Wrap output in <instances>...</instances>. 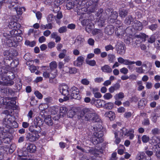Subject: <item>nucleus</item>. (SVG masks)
Instances as JSON below:
<instances>
[{"instance_id":"obj_1","label":"nucleus","mask_w":160,"mask_h":160,"mask_svg":"<svg viewBox=\"0 0 160 160\" xmlns=\"http://www.w3.org/2000/svg\"><path fill=\"white\" fill-rule=\"evenodd\" d=\"M1 69L0 75H1L2 79L3 81H0V85H2L0 87V90L3 93L9 94V89L7 88L3 87L2 86L12 85L14 84V82L12 80L14 78L15 76L12 72H8L6 67H3Z\"/></svg>"},{"instance_id":"obj_2","label":"nucleus","mask_w":160,"mask_h":160,"mask_svg":"<svg viewBox=\"0 0 160 160\" xmlns=\"http://www.w3.org/2000/svg\"><path fill=\"white\" fill-rule=\"evenodd\" d=\"M76 2L75 5L77 8H80L82 11H84L88 13L92 12L95 11V3L94 2L93 0H90L86 2V0H80L78 2L77 0H75Z\"/></svg>"},{"instance_id":"obj_3","label":"nucleus","mask_w":160,"mask_h":160,"mask_svg":"<svg viewBox=\"0 0 160 160\" xmlns=\"http://www.w3.org/2000/svg\"><path fill=\"white\" fill-rule=\"evenodd\" d=\"M3 114L5 115L3 121V124L9 130L10 128H15L18 127V124L15 121V117L10 114L8 110L4 111Z\"/></svg>"},{"instance_id":"obj_4","label":"nucleus","mask_w":160,"mask_h":160,"mask_svg":"<svg viewBox=\"0 0 160 160\" xmlns=\"http://www.w3.org/2000/svg\"><path fill=\"white\" fill-rule=\"evenodd\" d=\"M85 115V118L87 121H92L93 122H99L100 119L94 110L92 108H85L81 111L80 115L82 117Z\"/></svg>"},{"instance_id":"obj_5","label":"nucleus","mask_w":160,"mask_h":160,"mask_svg":"<svg viewBox=\"0 0 160 160\" xmlns=\"http://www.w3.org/2000/svg\"><path fill=\"white\" fill-rule=\"evenodd\" d=\"M10 32V34H7L6 33H4L3 35L7 39L6 43L9 47H16L18 42L20 41L18 40L19 39L20 41L22 40V38L19 36L15 37L14 29Z\"/></svg>"},{"instance_id":"obj_6","label":"nucleus","mask_w":160,"mask_h":160,"mask_svg":"<svg viewBox=\"0 0 160 160\" xmlns=\"http://www.w3.org/2000/svg\"><path fill=\"white\" fill-rule=\"evenodd\" d=\"M102 128L101 125H95L93 127L92 130L95 132L93 133V136L92 139V142L94 144H96L102 142L103 139L102 138L103 135V132L101 131Z\"/></svg>"},{"instance_id":"obj_7","label":"nucleus","mask_w":160,"mask_h":160,"mask_svg":"<svg viewBox=\"0 0 160 160\" xmlns=\"http://www.w3.org/2000/svg\"><path fill=\"white\" fill-rule=\"evenodd\" d=\"M70 91V94L69 96L65 98V100L72 98L79 100L81 98L79 94V90L75 86L72 87L71 88Z\"/></svg>"},{"instance_id":"obj_8","label":"nucleus","mask_w":160,"mask_h":160,"mask_svg":"<svg viewBox=\"0 0 160 160\" xmlns=\"http://www.w3.org/2000/svg\"><path fill=\"white\" fill-rule=\"evenodd\" d=\"M9 129H7L3 127H0V140L1 142H8V140L4 141L6 139H9L10 134L9 133Z\"/></svg>"},{"instance_id":"obj_9","label":"nucleus","mask_w":160,"mask_h":160,"mask_svg":"<svg viewBox=\"0 0 160 160\" xmlns=\"http://www.w3.org/2000/svg\"><path fill=\"white\" fill-rule=\"evenodd\" d=\"M43 67L45 68L44 69L45 70V71H43V76L44 78H48L50 79H51L55 78L57 75L56 72H54L53 73L52 71H51L50 73H49L48 67L43 66Z\"/></svg>"},{"instance_id":"obj_10","label":"nucleus","mask_w":160,"mask_h":160,"mask_svg":"<svg viewBox=\"0 0 160 160\" xmlns=\"http://www.w3.org/2000/svg\"><path fill=\"white\" fill-rule=\"evenodd\" d=\"M59 90L60 92L64 96L67 97L70 95V89L67 85L62 84L59 85Z\"/></svg>"},{"instance_id":"obj_11","label":"nucleus","mask_w":160,"mask_h":160,"mask_svg":"<svg viewBox=\"0 0 160 160\" xmlns=\"http://www.w3.org/2000/svg\"><path fill=\"white\" fill-rule=\"evenodd\" d=\"M39 136L38 133L36 132L28 133H27L26 136L27 140L29 141L33 142L38 140Z\"/></svg>"},{"instance_id":"obj_12","label":"nucleus","mask_w":160,"mask_h":160,"mask_svg":"<svg viewBox=\"0 0 160 160\" xmlns=\"http://www.w3.org/2000/svg\"><path fill=\"white\" fill-rule=\"evenodd\" d=\"M105 101L101 99L95 100V99H92L91 103L94 104L98 108H101L104 106Z\"/></svg>"},{"instance_id":"obj_13","label":"nucleus","mask_w":160,"mask_h":160,"mask_svg":"<svg viewBox=\"0 0 160 160\" xmlns=\"http://www.w3.org/2000/svg\"><path fill=\"white\" fill-rule=\"evenodd\" d=\"M117 52L121 55H123L126 51L124 46L121 43H118L116 46Z\"/></svg>"},{"instance_id":"obj_14","label":"nucleus","mask_w":160,"mask_h":160,"mask_svg":"<svg viewBox=\"0 0 160 160\" xmlns=\"http://www.w3.org/2000/svg\"><path fill=\"white\" fill-rule=\"evenodd\" d=\"M41 127L34 124V125L30 126L29 128V131L31 132H36L38 134L41 132Z\"/></svg>"},{"instance_id":"obj_15","label":"nucleus","mask_w":160,"mask_h":160,"mask_svg":"<svg viewBox=\"0 0 160 160\" xmlns=\"http://www.w3.org/2000/svg\"><path fill=\"white\" fill-rule=\"evenodd\" d=\"M84 60V58L82 56L78 57L76 60L73 62V64L75 66L80 67L82 65Z\"/></svg>"},{"instance_id":"obj_16","label":"nucleus","mask_w":160,"mask_h":160,"mask_svg":"<svg viewBox=\"0 0 160 160\" xmlns=\"http://www.w3.org/2000/svg\"><path fill=\"white\" fill-rule=\"evenodd\" d=\"M137 160H151L150 158H147L143 152H139L136 157Z\"/></svg>"},{"instance_id":"obj_17","label":"nucleus","mask_w":160,"mask_h":160,"mask_svg":"<svg viewBox=\"0 0 160 160\" xmlns=\"http://www.w3.org/2000/svg\"><path fill=\"white\" fill-rule=\"evenodd\" d=\"M10 100L8 98L6 97L4 98L0 96V104L6 105L7 106H10V104H11Z\"/></svg>"},{"instance_id":"obj_18","label":"nucleus","mask_w":160,"mask_h":160,"mask_svg":"<svg viewBox=\"0 0 160 160\" xmlns=\"http://www.w3.org/2000/svg\"><path fill=\"white\" fill-rule=\"evenodd\" d=\"M26 148L27 151L31 153L34 152L36 150V146L32 143H28Z\"/></svg>"},{"instance_id":"obj_19","label":"nucleus","mask_w":160,"mask_h":160,"mask_svg":"<svg viewBox=\"0 0 160 160\" xmlns=\"http://www.w3.org/2000/svg\"><path fill=\"white\" fill-rule=\"evenodd\" d=\"M135 38L137 41L140 40V42H145L147 38H148V36L145 34L141 33L138 35L135 36Z\"/></svg>"},{"instance_id":"obj_20","label":"nucleus","mask_w":160,"mask_h":160,"mask_svg":"<svg viewBox=\"0 0 160 160\" xmlns=\"http://www.w3.org/2000/svg\"><path fill=\"white\" fill-rule=\"evenodd\" d=\"M133 27L135 29L141 30L142 28V23L138 21H136L133 24Z\"/></svg>"},{"instance_id":"obj_21","label":"nucleus","mask_w":160,"mask_h":160,"mask_svg":"<svg viewBox=\"0 0 160 160\" xmlns=\"http://www.w3.org/2000/svg\"><path fill=\"white\" fill-rule=\"evenodd\" d=\"M104 115L105 117L109 118L111 121L113 120L115 118V113L112 111H109L106 112Z\"/></svg>"},{"instance_id":"obj_22","label":"nucleus","mask_w":160,"mask_h":160,"mask_svg":"<svg viewBox=\"0 0 160 160\" xmlns=\"http://www.w3.org/2000/svg\"><path fill=\"white\" fill-rule=\"evenodd\" d=\"M20 27V25L19 24L13 21L10 22L8 25L9 28L11 29L18 28Z\"/></svg>"},{"instance_id":"obj_23","label":"nucleus","mask_w":160,"mask_h":160,"mask_svg":"<svg viewBox=\"0 0 160 160\" xmlns=\"http://www.w3.org/2000/svg\"><path fill=\"white\" fill-rule=\"evenodd\" d=\"M114 31V28L112 26H109L106 27L105 29V33L108 35H111Z\"/></svg>"},{"instance_id":"obj_24","label":"nucleus","mask_w":160,"mask_h":160,"mask_svg":"<svg viewBox=\"0 0 160 160\" xmlns=\"http://www.w3.org/2000/svg\"><path fill=\"white\" fill-rule=\"evenodd\" d=\"M118 62L121 64H123L125 65H130V61L128 59H125L122 57H119L118 58Z\"/></svg>"},{"instance_id":"obj_25","label":"nucleus","mask_w":160,"mask_h":160,"mask_svg":"<svg viewBox=\"0 0 160 160\" xmlns=\"http://www.w3.org/2000/svg\"><path fill=\"white\" fill-rule=\"evenodd\" d=\"M44 122L48 126H52L53 124V120L50 116H47L45 118Z\"/></svg>"},{"instance_id":"obj_26","label":"nucleus","mask_w":160,"mask_h":160,"mask_svg":"<svg viewBox=\"0 0 160 160\" xmlns=\"http://www.w3.org/2000/svg\"><path fill=\"white\" fill-rule=\"evenodd\" d=\"M34 124L41 127L43 124V120L39 117H37L34 119Z\"/></svg>"},{"instance_id":"obj_27","label":"nucleus","mask_w":160,"mask_h":160,"mask_svg":"<svg viewBox=\"0 0 160 160\" xmlns=\"http://www.w3.org/2000/svg\"><path fill=\"white\" fill-rule=\"evenodd\" d=\"M48 107V104L46 103H42L40 104L39 107V108L40 111V112L41 114H44L45 113V110Z\"/></svg>"},{"instance_id":"obj_28","label":"nucleus","mask_w":160,"mask_h":160,"mask_svg":"<svg viewBox=\"0 0 160 160\" xmlns=\"http://www.w3.org/2000/svg\"><path fill=\"white\" fill-rule=\"evenodd\" d=\"M120 88V85L119 84L117 83L113 86L110 87L108 90L110 93L113 92L115 91L118 89Z\"/></svg>"},{"instance_id":"obj_29","label":"nucleus","mask_w":160,"mask_h":160,"mask_svg":"<svg viewBox=\"0 0 160 160\" xmlns=\"http://www.w3.org/2000/svg\"><path fill=\"white\" fill-rule=\"evenodd\" d=\"M68 109L65 106H62L60 108L59 113L60 115L64 116L67 113Z\"/></svg>"},{"instance_id":"obj_30","label":"nucleus","mask_w":160,"mask_h":160,"mask_svg":"<svg viewBox=\"0 0 160 160\" xmlns=\"http://www.w3.org/2000/svg\"><path fill=\"white\" fill-rule=\"evenodd\" d=\"M84 149V152L90 153L93 154H95V150L93 148H91L89 147H85Z\"/></svg>"},{"instance_id":"obj_31","label":"nucleus","mask_w":160,"mask_h":160,"mask_svg":"<svg viewBox=\"0 0 160 160\" xmlns=\"http://www.w3.org/2000/svg\"><path fill=\"white\" fill-rule=\"evenodd\" d=\"M101 69L103 72L107 73H110L112 72V69L107 65H106L102 67Z\"/></svg>"},{"instance_id":"obj_32","label":"nucleus","mask_w":160,"mask_h":160,"mask_svg":"<svg viewBox=\"0 0 160 160\" xmlns=\"http://www.w3.org/2000/svg\"><path fill=\"white\" fill-rule=\"evenodd\" d=\"M92 33L93 35L98 34L100 37H101L103 35L102 31L101 30L96 28L93 30Z\"/></svg>"},{"instance_id":"obj_33","label":"nucleus","mask_w":160,"mask_h":160,"mask_svg":"<svg viewBox=\"0 0 160 160\" xmlns=\"http://www.w3.org/2000/svg\"><path fill=\"white\" fill-rule=\"evenodd\" d=\"M14 9L16 12L17 14L18 15H21L23 11H25V8L23 7L17 8L16 7L14 8Z\"/></svg>"},{"instance_id":"obj_34","label":"nucleus","mask_w":160,"mask_h":160,"mask_svg":"<svg viewBox=\"0 0 160 160\" xmlns=\"http://www.w3.org/2000/svg\"><path fill=\"white\" fill-rule=\"evenodd\" d=\"M51 38L55 39L56 42H59L61 40V38L59 36L56 32H52L51 34Z\"/></svg>"},{"instance_id":"obj_35","label":"nucleus","mask_w":160,"mask_h":160,"mask_svg":"<svg viewBox=\"0 0 160 160\" xmlns=\"http://www.w3.org/2000/svg\"><path fill=\"white\" fill-rule=\"evenodd\" d=\"M85 42V39L81 35L78 36L76 40V42L78 44H83Z\"/></svg>"},{"instance_id":"obj_36","label":"nucleus","mask_w":160,"mask_h":160,"mask_svg":"<svg viewBox=\"0 0 160 160\" xmlns=\"http://www.w3.org/2000/svg\"><path fill=\"white\" fill-rule=\"evenodd\" d=\"M125 151L126 149L124 145H120L118 150V153L120 155H122Z\"/></svg>"},{"instance_id":"obj_37","label":"nucleus","mask_w":160,"mask_h":160,"mask_svg":"<svg viewBox=\"0 0 160 160\" xmlns=\"http://www.w3.org/2000/svg\"><path fill=\"white\" fill-rule=\"evenodd\" d=\"M112 14L111 15L109 18L110 20H112L111 22H113L114 21L117 19L118 17V14L116 12H111Z\"/></svg>"},{"instance_id":"obj_38","label":"nucleus","mask_w":160,"mask_h":160,"mask_svg":"<svg viewBox=\"0 0 160 160\" xmlns=\"http://www.w3.org/2000/svg\"><path fill=\"white\" fill-rule=\"evenodd\" d=\"M124 98V94L123 93L120 92L119 93L116 94L114 96V98L116 100L119 99H122Z\"/></svg>"},{"instance_id":"obj_39","label":"nucleus","mask_w":160,"mask_h":160,"mask_svg":"<svg viewBox=\"0 0 160 160\" xmlns=\"http://www.w3.org/2000/svg\"><path fill=\"white\" fill-rule=\"evenodd\" d=\"M108 59L110 63H112L115 60L116 57L113 54H109L108 55Z\"/></svg>"},{"instance_id":"obj_40","label":"nucleus","mask_w":160,"mask_h":160,"mask_svg":"<svg viewBox=\"0 0 160 160\" xmlns=\"http://www.w3.org/2000/svg\"><path fill=\"white\" fill-rule=\"evenodd\" d=\"M113 103L112 102H108L104 103L103 107L107 109H111L113 107Z\"/></svg>"},{"instance_id":"obj_41","label":"nucleus","mask_w":160,"mask_h":160,"mask_svg":"<svg viewBox=\"0 0 160 160\" xmlns=\"http://www.w3.org/2000/svg\"><path fill=\"white\" fill-rule=\"evenodd\" d=\"M52 25L51 23H48L46 25L43 24L41 25L40 28L43 30L45 29H51L52 28Z\"/></svg>"},{"instance_id":"obj_42","label":"nucleus","mask_w":160,"mask_h":160,"mask_svg":"<svg viewBox=\"0 0 160 160\" xmlns=\"http://www.w3.org/2000/svg\"><path fill=\"white\" fill-rule=\"evenodd\" d=\"M114 142L117 144H119L120 141L121 139L119 138H118V132L117 131H115L114 132Z\"/></svg>"},{"instance_id":"obj_43","label":"nucleus","mask_w":160,"mask_h":160,"mask_svg":"<svg viewBox=\"0 0 160 160\" xmlns=\"http://www.w3.org/2000/svg\"><path fill=\"white\" fill-rule=\"evenodd\" d=\"M153 144H157L159 143L160 141V137L157 136H154L152 137L151 140Z\"/></svg>"},{"instance_id":"obj_44","label":"nucleus","mask_w":160,"mask_h":160,"mask_svg":"<svg viewBox=\"0 0 160 160\" xmlns=\"http://www.w3.org/2000/svg\"><path fill=\"white\" fill-rule=\"evenodd\" d=\"M134 132V130L130 129L128 131L127 135L126 136H129L130 139H132L134 137V135L133 134Z\"/></svg>"},{"instance_id":"obj_45","label":"nucleus","mask_w":160,"mask_h":160,"mask_svg":"<svg viewBox=\"0 0 160 160\" xmlns=\"http://www.w3.org/2000/svg\"><path fill=\"white\" fill-rule=\"evenodd\" d=\"M76 5V2L75 1L70 2H68L66 5V7L69 10L72 8L74 5Z\"/></svg>"},{"instance_id":"obj_46","label":"nucleus","mask_w":160,"mask_h":160,"mask_svg":"<svg viewBox=\"0 0 160 160\" xmlns=\"http://www.w3.org/2000/svg\"><path fill=\"white\" fill-rule=\"evenodd\" d=\"M147 104V102L144 99H142L138 102V107L140 108L142 107L145 106Z\"/></svg>"},{"instance_id":"obj_47","label":"nucleus","mask_w":160,"mask_h":160,"mask_svg":"<svg viewBox=\"0 0 160 160\" xmlns=\"http://www.w3.org/2000/svg\"><path fill=\"white\" fill-rule=\"evenodd\" d=\"M50 69L52 70L51 71L53 72V70L57 68V65L55 61L52 62L50 63L49 65Z\"/></svg>"},{"instance_id":"obj_48","label":"nucleus","mask_w":160,"mask_h":160,"mask_svg":"<svg viewBox=\"0 0 160 160\" xmlns=\"http://www.w3.org/2000/svg\"><path fill=\"white\" fill-rule=\"evenodd\" d=\"M160 117V115L158 113H155L151 117V120L152 122L155 123L157 121L158 118Z\"/></svg>"},{"instance_id":"obj_49","label":"nucleus","mask_w":160,"mask_h":160,"mask_svg":"<svg viewBox=\"0 0 160 160\" xmlns=\"http://www.w3.org/2000/svg\"><path fill=\"white\" fill-rule=\"evenodd\" d=\"M127 14V11L124 9H122L119 11V16L121 18L124 17Z\"/></svg>"},{"instance_id":"obj_50","label":"nucleus","mask_w":160,"mask_h":160,"mask_svg":"<svg viewBox=\"0 0 160 160\" xmlns=\"http://www.w3.org/2000/svg\"><path fill=\"white\" fill-rule=\"evenodd\" d=\"M86 62L87 64L91 66H94L96 64V62L94 60H88L86 59Z\"/></svg>"},{"instance_id":"obj_51","label":"nucleus","mask_w":160,"mask_h":160,"mask_svg":"<svg viewBox=\"0 0 160 160\" xmlns=\"http://www.w3.org/2000/svg\"><path fill=\"white\" fill-rule=\"evenodd\" d=\"M121 27H119L117 28V31H116L115 33L118 35L119 36H123L125 33V31L124 30H122L121 31Z\"/></svg>"},{"instance_id":"obj_52","label":"nucleus","mask_w":160,"mask_h":160,"mask_svg":"<svg viewBox=\"0 0 160 160\" xmlns=\"http://www.w3.org/2000/svg\"><path fill=\"white\" fill-rule=\"evenodd\" d=\"M18 1L16 0L15 2H12L10 3L9 6V7L11 9H14L15 7H18Z\"/></svg>"},{"instance_id":"obj_53","label":"nucleus","mask_w":160,"mask_h":160,"mask_svg":"<svg viewBox=\"0 0 160 160\" xmlns=\"http://www.w3.org/2000/svg\"><path fill=\"white\" fill-rule=\"evenodd\" d=\"M25 44L31 47H33L35 45V42L34 41L30 42L28 40H26L25 42Z\"/></svg>"},{"instance_id":"obj_54","label":"nucleus","mask_w":160,"mask_h":160,"mask_svg":"<svg viewBox=\"0 0 160 160\" xmlns=\"http://www.w3.org/2000/svg\"><path fill=\"white\" fill-rule=\"evenodd\" d=\"M67 50L65 49H64L62 50V52H61L58 55L59 58L60 59H62L65 57L66 56V53L67 52Z\"/></svg>"},{"instance_id":"obj_55","label":"nucleus","mask_w":160,"mask_h":160,"mask_svg":"<svg viewBox=\"0 0 160 160\" xmlns=\"http://www.w3.org/2000/svg\"><path fill=\"white\" fill-rule=\"evenodd\" d=\"M133 20V18L131 16H128L125 19V22L128 24H129Z\"/></svg>"},{"instance_id":"obj_56","label":"nucleus","mask_w":160,"mask_h":160,"mask_svg":"<svg viewBox=\"0 0 160 160\" xmlns=\"http://www.w3.org/2000/svg\"><path fill=\"white\" fill-rule=\"evenodd\" d=\"M104 99L106 100H109L112 98V95L110 93H106L103 96Z\"/></svg>"},{"instance_id":"obj_57","label":"nucleus","mask_w":160,"mask_h":160,"mask_svg":"<svg viewBox=\"0 0 160 160\" xmlns=\"http://www.w3.org/2000/svg\"><path fill=\"white\" fill-rule=\"evenodd\" d=\"M142 140L143 143H147L149 141V137L146 135H143L142 137Z\"/></svg>"},{"instance_id":"obj_58","label":"nucleus","mask_w":160,"mask_h":160,"mask_svg":"<svg viewBox=\"0 0 160 160\" xmlns=\"http://www.w3.org/2000/svg\"><path fill=\"white\" fill-rule=\"evenodd\" d=\"M136 64V65L138 66H140L142 65V62L141 61L138 60L136 62L131 61L130 62V65Z\"/></svg>"},{"instance_id":"obj_59","label":"nucleus","mask_w":160,"mask_h":160,"mask_svg":"<svg viewBox=\"0 0 160 160\" xmlns=\"http://www.w3.org/2000/svg\"><path fill=\"white\" fill-rule=\"evenodd\" d=\"M34 94L36 97L39 99H41L42 98V94L38 91H35L34 92Z\"/></svg>"},{"instance_id":"obj_60","label":"nucleus","mask_w":160,"mask_h":160,"mask_svg":"<svg viewBox=\"0 0 160 160\" xmlns=\"http://www.w3.org/2000/svg\"><path fill=\"white\" fill-rule=\"evenodd\" d=\"M136 70V72L139 74L143 73L144 72V70L143 69L142 67H137Z\"/></svg>"},{"instance_id":"obj_61","label":"nucleus","mask_w":160,"mask_h":160,"mask_svg":"<svg viewBox=\"0 0 160 160\" xmlns=\"http://www.w3.org/2000/svg\"><path fill=\"white\" fill-rule=\"evenodd\" d=\"M128 130L125 128H123L121 130V133H122V136L124 135L126 136L127 135L128 132Z\"/></svg>"},{"instance_id":"obj_62","label":"nucleus","mask_w":160,"mask_h":160,"mask_svg":"<svg viewBox=\"0 0 160 160\" xmlns=\"http://www.w3.org/2000/svg\"><path fill=\"white\" fill-rule=\"evenodd\" d=\"M67 31V28L66 26H62L60 28L58 29V32L60 33H63Z\"/></svg>"},{"instance_id":"obj_63","label":"nucleus","mask_w":160,"mask_h":160,"mask_svg":"<svg viewBox=\"0 0 160 160\" xmlns=\"http://www.w3.org/2000/svg\"><path fill=\"white\" fill-rule=\"evenodd\" d=\"M75 112L72 110H69L68 113V116L70 118H72L75 114Z\"/></svg>"},{"instance_id":"obj_64","label":"nucleus","mask_w":160,"mask_h":160,"mask_svg":"<svg viewBox=\"0 0 160 160\" xmlns=\"http://www.w3.org/2000/svg\"><path fill=\"white\" fill-rule=\"evenodd\" d=\"M120 72L121 73L124 74H127L128 72V69L126 68H123L120 70Z\"/></svg>"}]
</instances>
